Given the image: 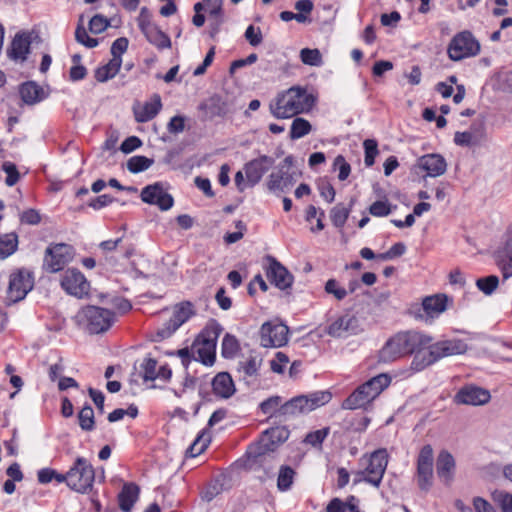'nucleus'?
I'll return each instance as SVG.
<instances>
[{
  "label": "nucleus",
  "instance_id": "obj_51",
  "mask_svg": "<svg viewBox=\"0 0 512 512\" xmlns=\"http://www.w3.org/2000/svg\"><path fill=\"white\" fill-rule=\"evenodd\" d=\"M329 432V427L310 432L306 435L304 442L312 445L313 447H318L323 443Z\"/></svg>",
  "mask_w": 512,
  "mask_h": 512
},
{
  "label": "nucleus",
  "instance_id": "obj_13",
  "mask_svg": "<svg viewBox=\"0 0 512 512\" xmlns=\"http://www.w3.org/2000/svg\"><path fill=\"white\" fill-rule=\"evenodd\" d=\"M73 249L70 245L59 243L46 249L43 267L52 273L58 272L72 259Z\"/></svg>",
  "mask_w": 512,
  "mask_h": 512
},
{
  "label": "nucleus",
  "instance_id": "obj_23",
  "mask_svg": "<svg viewBox=\"0 0 512 512\" xmlns=\"http://www.w3.org/2000/svg\"><path fill=\"white\" fill-rule=\"evenodd\" d=\"M30 45L31 36L29 33H17L7 49V55L15 61L24 62L30 51Z\"/></svg>",
  "mask_w": 512,
  "mask_h": 512
},
{
  "label": "nucleus",
  "instance_id": "obj_59",
  "mask_svg": "<svg viewBox=\"0 0 512 512\" xmlns=\"http://www.w3.org/2000/svg\"><path fill=\"white\" fill-rule=\"evenodd\" d=\"M334 166L339 169L338 179L340 181L346 180L351 172V166L342 155H338L335 158Z\"/></svg>",
  "mask_w": 512,
  "mask_h": 512
},
{
  "label": "nucleus",
  "instance_id": "obj_30",
  "mask_svg": "<svg viewBox=\"0 0 512 512\" xmlns=\"http://www.w3.org/2000/svg\"><path fill=\"white\" fill-rule=\"evenodd\" d=\"M455 469V460L452 454L446 450L439 453L436 461V471L440 479L448 483L452 477Z\"/></svg>",
  "mask_w": 512,
  "mask_h": 512
},
{
  "label": "nucleus",
  "instance_id": "obj_8",
  "mask_svg": "<svg viewBox=\"0 0 512 512\" xmlns=\"http://www.w3.org/2000/svg\"><path fill=\"white\" fill-rule=\"evenodd\" d=\"M68 477V487L77 493L85 494L93 487L95 471L87 459L78 457L68 470Z\"/></svg>",
  "mask_w": 512,
  "mask_h": 512
},
{
  "label": "nucleus",
  "instance_id": "obj_9",
  "mask_svg": "<svg viewBox=\"0 0 512 512\" xmlns=\"http://www.w3.org/2000/svg\"><path fill=\"white\" fill-rule=\"evenodd\" d=\"M294 162L293 156L289 155L284 158L282 163L278 166L277 171L272 172L267 180V189L279 195L290 190L297 180V174L290 171Z\"/></svg>",
  "mask_w": 512,
  "mask_h": 512
},
{
  "label": "nucleus",
  "instance_id": "obj_62",
  "mask_svg": "<svg viewBox=\"0 0 512 512\" xmlns=\"http://www.w3.org/2000/svg\"><path fill=\"white\" fill-rule=\"evenodd\" d=\"M128 48V39L124 37H120L116 39L111 46V54L112 58L121 59V55L127 50Z\"/></svg>",
  "mask_w": 512,
  "mask_h": 512
},
{
  "label": "nucleus",
  "instance_id": "obj_10",
  "mask_svg": "<svg viewBox=\"0 0 512 512\" xmlns=\"http://www.w3.org/2000/svg\"><path fill=\"white\" fill-rule=\"evenodd\" d=\"M480 52V44L470 31L457 33L450 41L447 53L452 61L476 56Z\"/></svg>",
  "mask_w": 512,
  "mask_h": 512
},
{
  "label": "nucleus",
  "instance_id": "obj_11",
  "mask_svg": "<svg viewBox=\"0 0 512 512\" xmlns=\"http://www.w3.org/2000/svg\"><path fill=\"white\" fill-rule=\"evenodd\" d=\"M196 314L195 307L190 301H182L173 308V314L162 328L158 329L154 341L170 337L180 326Z\"/></svg>",
  "mask_w": 512,
  "mask_h": 512
},
{
  "label": "nucleus",
  "instance_id": "obj_26",
  "mask_svg": "<svg viewBox=\"0 0 512 512\" xmlns=\"http://www.w3.org/2000/svg\"><path fill=\"white\" fill-rule=\"evenodd\" d=\"M448 298L444 294H437L424 298L423 311L427 318H435L446 310Z\"/></svg>",
  "mask_w": 512,
  "mask_h": 512
},
{
  "label": "nucleus",
  "instance_id": "obj_37",
  "mask_svg": "<svg viewBox=\"0 0 512 512\" xmlns=\"http://www.w3.org/2000/svg\"><path fill=\"white\" fill-rule=\"evenodd\" d=\"M199 109L206 111L209 118L223 116L226 113L224 103H222L219 96H213L206 103L200 104Z\"/></svg>",
  "mask_w": 512,
  "mask_h": 512
},
{
  "label": "nucleus",
  "instance_id": "obj_18",
  "mask_svg": "<svg viewBox=\"0 0 512 512\" xmlns=\"http://www.w3.org/2000/svg\"><path fill=\"white\" fill-rule=\"evenodd\" d=\"M33 287V280L30 273L19 271L10 276L7 289V300L9 303H16L25 298Z\"/></svg>",
  "mask_w": 512,
  "mask_h": 512
},
{
  "label": "nucleus",
  "instance_id": "obj_15",
  "mask_svg": "<svg viewBox=\"0 0 512 512\" xmlns=\"http://www.w3.org/2000/svg\"><path fill=\"white\" fill-rule=\"evenodd\" d=\"M388 464V454L386 449L374 451L368 461V465L363 472L364 480L371 485L378 487L382 481L383 475Z\"/></svg>",
  "mask_w": 512,
  "mask_h": 512
},
{
  "label": "nucleus",
  "instance_id": "obj_5",
  "mask_svg": "<svg viewBox=\"0 0 512 512\" xmlns=\"http://www.w3.org/2000/svg\"><path fill=\"white\" fill-rule=\"evenodd\" d=\"M331 399L332 394L329 391H315L307 395H299L284 403L278 413L295 417L309 413L329 403Z\"/></svg>",
  "mask_w": 512,
  "mask_h": 512
},
{
  "label": "nucleus",
  "instance_id": "obj_53",
  "mask_svg": "<svg viewBox=\"0 0 512 512\" xmlns=\"http://www.w3.org/2000/svg\"><path fill=\"white\" fill-rule=\"evenodd\" d=\"M406 251V246L402 242L393 244L390 249L384 253L377 255V258L382 261L392 260L394 258L402 256Z\"/></svg>",
  "mask_w": 512,
  "mask_h": 512
},
{
  "label": "nucleus",
  "instance_id": "obj_24",
  "mask_svg": "<svg viewBox=\"0 0 512 512\" xmlns=\"http://www.w3.org/2000/svg\"><path fill=\"white\" fill-rule=\"evenodd\" d=\"M161 108V97L158 94H154L150 101L145 102L143 106L133 108L136 122L145 123L152 120L160 112Z\"/></svg>",
  "mask_w": 512,
  "mask_h": 512
},
{
  "label": "nucleus",
  "instance_id": "obj_25",
  "mask_svg": "<svg viewBox=\"0 0 512 512\" xmlns=\"http://www.w3.org/2000/svg\"><path fill=\"white\" fill-rule=\"evenodd\" d=\"M215 395L227 399L235 393L234 382L227 372L218 373L212 380Z\"/></svg>",
  "mask_w": 512,
  "mask_h": 512
},
{
  "label": "nucleus",
  "instance_id": "obj_17",
  "mask_svg": "<svg viewBox=\"0 0 512 512\" xmlns=\"http://www.w3.org/2000/svg\"><path fill=\"white\" fill-rule=\"evenodd\" d=\"M267 265L265 266L266 277L280 290H286L293 284V275L274 257H266Z\"/></svg>",
  "mask_w": 512,
  "mask_h": 512
},
{
  "label": "nucleus",
  "instance_id": "obj_48",
  "mask_svg": "<svg viewBox=\"0 0 512 512\" xmlns=\"http://www.w3.org/2000/svg\"><path fill=\"white\" fill-rule=\"evenodd\" d=\"M300 59L305 65H322V55L318 49L303 48L300 51Z\"/></svg>",
  "mask_w": 512,
  "mask_h": 512
},
{
  "label": "nucleus",
  "instance_id": "obj_28",
  "mask_svg": "<svg viewBox=\"0 0 512 512\" xmlns=\"http://www.w3.org/2000/svg\"><path fill=\"white\" fill-rule=\"evenodd\" d=\"M140 488L135 483H125L118 495L119 507L123 512H130L139 498Z\"/></svg>",
  "mask_w": 512,
  "mask_h": 512
},
{
  "label": "nucleus",
  "instance_id": "obj_3",
  "mask_svg": "<svg viewBox=\"0 0 512 512\" xmlns=\"http://www.w3.org/2000/svg\"><path fill=\"white\" fill-rule=\"evenodd\" d=\"M426 348L429 349L428 352L417 354L413 357L411 362L412 370L419 372L444 357L464 354L468 349V345L465 341L454 338L441 340L434 344L430 342Z\"/></svg>",
  "mask_w": 512,
  "mask_h": 512
},
{
  "label": "nucleus",
  "instance_id": "obj_2",
  "mask_svg": "<svg viewBox=\"0 0 512 512\" xmlns=\"http://www.w3.org/2000/svg\"><path fill=\"white\" fill-rule=\"evenodd\" d=\"M315 98L307 89L293 86L279 93L271 101L269 109L271 114L278 119L291 118L298 114L308 112L314 105Z\"/></svg>",
  "mask_w": 512,
  "mask_h": 512
},
{
  "label": "nucleus",
  "instance_id": "obj_4",
  "mask_svg": "<svg viewBox=\"0 0 512 512\" xmlns=\"http://www.w3.org/2000/svg\"><path fill=\"white\" fill-rule=\"evenodd\" d=\"M390 383L391 377L386 373L372 377L357 387L354 392L343 401L342 408L355 410L365 407L377 398Z\"/></svg>",
  "mask_w": 512,
  "mask_h": 512
},
{
  "label": "nucleus",
  "instance_id": "obj_40",
  "mask_svg": "<svg viewBox=\"0 0 512 512\" xmlns=\"http://www.w3.org/2000/svg\"><path fill=\"white\" fill-rule=\"evenodd\" d=\"M281 397L280 396H272L266 400H264L260 404V409L264 414H269L271 418H281V417H289L288 415H282L278 413V410L281 408Z\"/></svg>",
  "mask_w": 512,
  "mask_h": 512
},
{
  "label": "nucleus",
  "instance_id": "obj_27",
  "mask_svg": "<svg viewBox=\"0 0 512 512\" xmlns=\"http://www.w3.org/2000/svg\"><path fill=\"white\" fill-rule=\"evenodd\" d=\"M494 259L504 280L512 277V246L510 243L495 251Z\"/></svg>",
  "mask_w": 512,
  "mask_h": 512
},
{
  "label": "nucleus",
  "instance_id": "obj_60",
  "mask_svg": "<svg viewBox=\"0 0 512 512\" xmlns=\"http://www.w3.org/2000/svg\"><path fill=\"white\" fill-rule=\"evenodd\" d=\"M325 291L328 294H333L337 300H342L346 297L347 291L338 286L335 279H329L325 284Z\"/></svg>",
  "mask_w": 512,
  "mask_h": 512
},
{
  "label": "nucleus",
  "instance_id": "obj_12",
  "mask_svg": "<svg viewBox=\"0 0 512 512\" xmlns=\"http://www.w3.org/2000/svg\"><path fill=\"white\" fill-rule=\"evenodd\" d=\"M417 484L425 492L433 484V449L429 444L422 447L417 458Z\"/></svg>",
  "mask_w": 512,
  "mask_h": 512
},
{
  "label": "nucleus",
  "instance_id": "obj_39",
  "mask_svg": "<svg viewBox=\"0 0 512 512\" xmlns=\"http://www.w3.org/2000/svg\"><path fill=\"white\" fill-rule=\"evenodd\" d=\"M210 441V435L206 431H202L194 440V442L189 446L186 451V455L190 457H196L200 455L208 447Z\"/></svg>",
  "mask_w": 512,
  "mask_h": 512
},
{
  "label": "nucleus",
  "instance_id": "obj_7",
  "mask_svg": "<svg viewBox=\"0 0 512 512\" xmlns=\"http://www.w3.org/2000/svg\"><path fill=\"white\" fill-rule=\"evenodd\" d=\"M222 331V327L214 322L207 326L205 331L196 339L192 346L195 360H200L204 365H212L215 362L216 341Z\"/></svg>",
  "mask_w": 512,
  "mask_h": 512
},
{
  "label": "nucleus",
  "instance_id": "obj_55",
  "mask_svg": "<svg viewBox=\"0 0 512 512\" xmlns=\"http://www.w3.org/2000/svg\"><path fill=\"white\" fill-rule=\"evenodd\" d=\"M3 171L7 174L5 183L8 186L15 185L19 180V172L17 170V167L12 162H4L2 165Z\"/></svg>",
  "mask_w": 512,
  "mask_h": 512
},
{
  "label": "nucleus",
  "instance_id": "obj_52",
  "mask_svg": "<svg viewBox=\"0 0 512 512\" xmlns=\"http://www.w3.org/2000/svg\"><path fill=\"white\" fill-rule=\"evenodd\" d=\"M143 369L142 377L145 382L153 381L158 378L159 374H157V361L152 358H147L141 365Z\"/></svg>",
  "mask_w": 512,
  "mask_h": 512
},
{
  "label": "nucleus",
  "instance_id": "obj_34",
  "mask_svg": "<svg viewBox=\"0 0 512 512\" xmlns=\"http://www.w3.org/2000/svg\"><path fill=\"white\" fill-rule=\"evenodd\" d=\"M208 9L211 26V36L219 31L222 23V0H203Z\"/></svg>",
  "mask_w": 512,
  "mask_h": 512
},
{
  "label": "nucleus",
  "instance_id": "obj_31",
  "mask_svg": "<svg viewBox=\"0 0 512 512\" xmlns=\"http://www.w3.org/2000/svg\"><path fill=\"white\" fill-rule=\"evenodd\" d=\"M19 93L22 101L27 105H34L45 98L43 88L32 81L23 83Z\"/></svg>",
  "mask_w": 512,
  "mask_h": 512
},
{
  "label": "nucleus",
  "instance_id": "obj_1",
  "mask_svg": "<svg viewBox=\"0 0 512 512\" xmlns=\"http://www.w3.org/2000/svg\"><path fill=\"white\" fill-rule=\"evenodd\" d=\"M432 338L415 330L400 331L385 342L378 352V362L389 364L412 354H424L422 352Z\"/></svg>",
  "mask_w": 512,
  "mask_h": 512
},
{
  "label": "nucleus",
  "instance_id": "obj_32",
  "mask_svg": "<svg viewBox=\"0 0 512 512\" xmlns=\"http://www.w3.org/2000/svg\"><path fill=\"white\" fill-rule=\"evenodd\" d=\"M356 323V318L343 316L331 323L327 332L332 337H342L346 332H354Z\"/></svg>",
  "mask_w": 512,
  "mask_h": 512
},
{
  "label": "nucleus",
  "instance_id": "obj_43",
  "mask_svg": "<svg viewBox=\"0 0 512 512\" xmlns=\"http://www.w3.org/2000/svg\"><path fill=\"white\" fill-rule=\"evenodd\" d=\"M492 500L499 506L501 512H512V494L504 490H494Z\"/></svg>",
  "mask_w": 512,
  "mask_h": 512
},
{
  "label": "nucleus",
  "instance_id": "obj_38",
  "mask_svg": "<svg viewBox=\"0 0 512 512\" xmlns=\"http://www.w3.org/2000/svg\"><path fill=\"white\" fill-rule=\"evenodd\" d=\"M18 245V236L15 233H8L0 237V258L5 259L12 255Z\"/></svg>",
  "mask_w": 512,
  "mask_h": 512
},
{
  "label": "nucleus",
  "instance_id": "obj_42",
  "mask_svg": "<svg viewBox=\"0 0 512 512\" xmlns=\"http://www.w3.org/2000/svg\"><path fill=\"white\" fill-rule=\"evenodd\" d=\"M153 163H154L153 159H150V158H148L146 156H142V155H136V156L131 157L127 161V169L131 173H139V172L145 171L148 168H150Z\"/></svg>",
  "mask_w": 512,
  "mask_h": 512
},
{
  "label": "nucleus",
  "instance_id": "obj_20",
  "mask_svg": "<svg viewBox=\"0 0 512 512\" xmlns=\"http://www.w3.org/2000/svg\"><path fill=\"white\" fill-rule=\"evenodd\" d=\"M274 159L267 155L255 158L244 166L247 184L251 187L260 182L263 175L274 165Z\"/></svg>",
  "mask_w": 512,
  "mask_h": 512
},
{
  "label": "nucleus",
  "instance_id": "obj_22",
  "mask_svg": "<svg viewBox=\"0 0 512 512\" xmlns=\"http://www.w3.org/2000/svg\"><path fill=\"white\" fill-rule=\"evenodd\" d=\"M417 166L426 172V176L438 177L447 170V163L440 154H426L418 158Z\"/></svg>",
  "mask_w": 512,
  "mask_h": 512
},
{
  "label": "nucleus",
  "instance_id": "obj_47",
  "mask_svg": "<svg viewBox=\"0 0 512 512\" xmlns=\"http://www.w3.org/2000/svg\"><path fill=\"white\" fill-rule=\"evenodd\" d=\"M239 342L235 336L226 334L222 340V355L225 358H233L239 350Z\"/></svg>",
  "mask_w": 512,
  "mask_h": 512
},
{
  "label": "nucleus",
  "instance_id": "obj_64",
  "mask_svg": "<svg viewBox=\"0 0 512 512\" xmlns=\"http://www.w3.org/2000/svg\"><path fill=\"white\" fill-rule=\"evenodd\" d=\"M141 145L142 141L138 137L130 136L122 142L120 150L123 153L128 154L139 148Z\"/></svg>",
  "mask_w": 512,
  "mask_h": 512
},
{
  "label": "nucleus",
  "instance_id": "obj_63",
  "mask_svg": "<svg viewBox=\"0 0 512 512\" xmlns=\"http://www.w3.org/2000/svg\"><path fill=\"white\" fill-rule=\"evenodd\" d=\"M114 201V198L110 195L103 194L91 199L88 203V206L93 208L94 210H99L103 207L110 205Z\"/></svg>",
  "mask_w": 512,
  "mask_h": 512
},
{
  "label": "nucleus",
  "instance_id": "obj_36",
  "mask_svg": "<svg viewBox=\"0 0 512 512\" xmlns=\"http://www.w3.org/2000/svg\"><path fill=\"white\" fill-rule=\"evenodd\" d=\"M122 59L112 58L105 65L95 70V78L98 82H106L119 72Z\"/></svg>",
  "mask_w": 512,
  "mask_h": 512
},
{
  "label": "nucleus",
  "instance_id": "obj_33",
  "mask_svg": "<svg viewBox=\"0 0 512 512\" xmlns=\"http://www.w3.org/2000/svg\"><path fill=\"white\" fill-rule=\"evenodd\" d=\"M146 39L158 49H165L171 47V40L167 34L162 32L158 26H146L144 27V33Z\"/></svg>",
  "mask_w": 512,
  "mask_h": 512
},
{
  "label": "nucleus",
  "instance_id": "obj_45",
  "mask_svg": "<svg viewBox=\"0 0 512 512\" xmlns=\"http://www.w3.org/2000/svg\"><path fill=\"white\" fill-rule=\"evenodd\" d=\"M79 425L84 431H92L95 426L94 411L90 405H85L78 413Z\"/></svg>",
  "mask_w": 512,
  "mask_h": 512
},
{
  "label": "nucleus",
  "instance_id": "obj_50",
  "mask_svg": "<svg viewBox=\"0 0 512 512\" xmlns=\"http://www.w3.org/2000/svg\"><path fill=\"white\" fill-rule=\"evenodd\" d=\"M365 150L364 163L367 167H371L375 162V157L378 155V143L374 139H366L363 143Z\"/></svg>",
  "mask_w": 512,
  "mask_h": 512
},
{
  "label": "nucleus",
  "instance_id": "obj_19",
  "mask_svg": "<svg viewBox=\"0 0 512 512\" xmlns=\"http://www.w3.org/2000/svg\"><path fill=\"white\" fill-rule=\"evenodd\" d=\"M61 287L70 295L82 298L89 292V283L77 269H68L61 279Z\"/></svg>",
  "mask_w": 512,
  "mask_h": 512
},
{
  "label": "nucleus",
  "instance_id": "obj_46",
  "mask_svg": "<svg viewBox=\"0 0 512 512\" xmlns=\"http://www.w3.org/2000/svg\"><path fill=\"white\" fill-rule=\"evenodd\" d=\"M295 472L289 466H282L279 470L278 479H277V487L280 491L288 490L294 479Z\"/></svg>",
  "mask_w": 512,
  "mask_h": 512
},
{
  "label": "nucleus",
  "instance_id": "obj_56",
  "mask_svg": "<svg viewBox=\"0 0 512 512\" xmlns=\"http://www.w3.org/2000/svg\"><path fill=\"white\" fill-rule=\"evenodd\" d=\"M288 363V356L283 352H277L275 357L270 361V367L273 372L281 374L284 372V367Z\"/></svg>",
  "mask_w": 512,
  "mask_h": 512
},
{
  "label": "nucleus",
  "instance_id": "obj_6",
  "mask_svg": "<svg viewBox=\"0 0 512 512\" xmlns=\"http://www.w3.org/2000/svg\"><path fill=\"white\" fill-rule=\"evenodd\" d=\"M76 318L79 323L85 325L90 334L106 332L115 321V315L111 310L94 305L82 308Z\"/></svg>",
  "mask_w": 512,
  "mask_h": 512
},
{
  "label": "nucleus",
  "instance_id": "obj_35",
  "mask_svg": "<svg viewBox=\"0 0 512 512\" xmlns=\"http://www.w3.org/2000/svg\"><path fill=\"white\" fill-rule=\"evenodd\" d=\"M262 357L257 354H250L247 358L239 361L238 371L246 377H256L262 364Z\"/></svg>",
  "mask_w": 512,
  "mask_h": 512
},
{
  "label": "nucleus",
  "instance_id": "obj_29",
  "mask_svg": "<svg viewBox=\"0 0 512 512\" xmlns=\"http://www.w3.org/2000/svg\"><path fill=\"white\" fill-rule=\"evenodd\" d=\"M290 435L286 427H274L266 430L261 437V445L264 450H273L275 445L285 442Z\"/></svg>",
  "mask_w": 512,
  "mask_h": 512
},
{
  "label": "nucleus",
  "instance_id": "obj_44",
  "mask_svg": "<svg viewBox=\"0 0 512 512\" xmlns=\"http://www.w3.org/2000/svg\"><path fill=\"white\" fill-rule=\"evenodd\" d=\"M350 214V208H346L343 204H337L330 211V218L333 225L342 228Z\"/></svg>",
  "mask_w": 512,
  "mask_h": 512
},
{
  "label": "nucleus",
  "instance_id": "obj_58",
  "mask_svg": "<svg viewBox=\"0 0 512 512\" xmlns=\"http://www.w3.org/2000/svg\"><path fill=\"white\" fill-rule=\"evenodd\" d=\"M108 26V20L102 15L93 16L89 22V30L94 34L103 32Z\"/></svg>",
  "mask_w": 512,
  "mask_h": 512
},
{
  "label": "nucleus",
  "instance_id": "obj_21",
  "mask_svg": "<svg viewBox=\"0 0 512 512\" xmlns=\"http://www.w3.org/2000/svg\"><path fill=\"white\" fill-rule=\"evenodd\" d=\"M490 398L488 390L474 385H466L456 393L454 401L457 404L478 406L487 403Z\"/></svg>",
  "mask_w": 512,
  "mask_h": 512
},
{
  "label": "nucleus",
  "instance_id": "obj_57",
  "mask_svg": "<svg viewBox=\"0 0 512 512\" xmlns=\"http://www.w3.org/2000/svg\"><path fill=\"white\" fill-rule=\"evenodd\" d=\"M369 212L373 216L383 217L389 215L391 213V209L387 201L378 200L371 204V206L369 207Z\"/></svg>",
  "mask_w": 512,
  "mask_h": 512
},
{
  "label": "nucleus",
  "instance_id": "obj_41",
  "mask_svg": "<svg viewBox=\"0 0 512 512\" xmlns=\"http://www.w3.org/2000/svg\"><path fill=\"white\" fill-rule=\"evenodd\" d=\"M311 124L304 118H295L290 128V138L292 140L300 139L310 133Z\"/></svg>",
  "mask_w": 512,
  "mask_h": 512
},
{
  "label": "nucleus",
  "instance_id": "obj_14",
  "mask_svg": "<svg viewBox=\"0 0 512 512\" xmlns=\"http://www.w3.org/2000/svg\"><path fill=\"white\" fill-rule=\"evenodd\" d=\"M289 328L283 323L265 322L260 328L263 347H282L288 342Z\"/></svg>",
  "mask_w": 512,
  "mask_h": 512
},
{
  "label": "nucleus",
  "instance_id": "obj_16",
  "mask_svg": "<svg viewBox=\"0 0 512 512\" xmlns=\"http://www.w3.org/2000/svg\"><path fill=\"white\" fill-rule=\"evenodd\" d=\"M141 199L147 204L158 206L162 211L169 210L174 204L173 197L165 191L161 182L145 186L141 191Z\"/></svg>",
  "mask_w": 512,
  "mask_h": 512
},
{
  "label": "nucleus",
  "instance_id": "obj_49",
  "mask_svg": "<svg viewBox=\"0 0 512 512\" xmlns=\"http://www.w3.org/2000/svg\"><path fill=\"white\" fill-rule=\"evenodd\" d=\"M499 279L496 275L479 278L476 281V286L480 291L486 295H491L498 287Z\"/></svg>",
  "mask_w": 512,
  "mask_h": 512
},
{
  "label": "nucleus",
  "instance_id": "obj_61",
  "mask_svg": "<svg viewBox=\"0 0 512 512\" xmlns=\"http://www.w3.org/2000/svg\"><path fill=\"white\" fill-rule=\"evenodd\" d=\"M185 129V117L176 115L170 119L167 124V130L171 134H179Z\"/></svg>",
  "mask_w": 512,
  "mask_h": 512
},
{
  "label": "nucleus",
  "instance_id": "obj_54",
  "mask_svg": "<svg viewBox=\"0 0 512 512\" xmlns=\"http://www.w3.org/2000/svg\"><path fill=\"white\" fill-rule=\"evenodd\" d=\"M244 36L248 43L253 47L260 45L263 41L261 29L254 25H249L247 27Z\"/></svg>",
  "mask_w": 512,
  "mask_h": 512
}]
</instances>
